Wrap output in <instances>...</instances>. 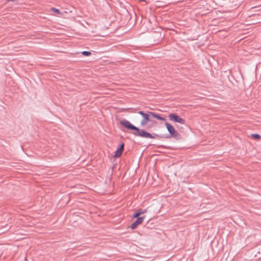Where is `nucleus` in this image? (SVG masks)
<instances>
[{"instance_id": "nucleus-9", "label": "nucleus", "mask_w": 261, "mask_h": 261, "mask_svg": "<svg viewBox=\"0 0 261 261\" xmlns=\"http://www.w3.org/2000/svg\"><path fill=\"white\" fill-rule=\"evenodd\" d=\"M251 137L256 140L260 139V136L257 134H253L251 135Z\"/></svg>"}, {"instance_id": "nucleus-2", "label": "nucleus", "mask_w": 261, "mask_h": 261, "mask_svg": "<svg viewBox=\"0 0 261 261\" xmlns=\"http://www.w3.org/2000/svg\"><path fill=\"white\" fill-rule=\"evenodd\" d=\"M165 126H166V128L170 134V136L169 135H166L165 138L167 139L170 138L171 137H173L176 140H178L180 139V135L176 131L174 127L170 124V123L166 122L165 124Z\"/></svg>"}, {"instance_id": "nucleus-1", "label": "nucleus", "mask_w": 261, "mask_h": 261, "mask_svg": "<svg viewBox=\"0 0 261 261\" xmlns=\"http://www.w3.org/2000/svg\"><path fill=\"white\" fill-rule=\"evenodd\" d=\"M120 124L128 129L134 130L133 134L136 136L141 137L145 138L155 139L156 134H152L146 132L144 129H140L138 127L133 125L129 121L124 119L120 121Z\"/></svg>"}, {"instance_id": "nucleus-4", "label": "nucleus", "mask_w": 261, "mask_h": 261, "mask_svg": "<svg viewBox=\"0 0 261 261\" xmlns=\"http://www.w3.org/2000/svg\"><path fill=\"white\" fill-rule=\"evenodd\" d=\"M168 117L169 119L173 122H177L180 124H185V120L182 118L178 116L175 113H171L169 115Z\"/></svg>"}, {"instance_id": "nucleus-8", "label": "nucleus", "mask_w": 261, "mask_h": 261, "mask_svg": "<svg viewBox=\"0 0 261 261\" xmlns=\"http://www.w3.org/2000/svg\"><path fill=\"white\" fill-rule=\"evenodd\" d=\"M150 115H151V116H152L153 117L162 121H166V119L163 117L161 116L160 115L155 113L154 112H151L150 113Z\"/></svg>"}, {"instance_id": "nucleus-10", "label": "nucleus", "mask_w": 261, "mask_h": 261, "mask_svg": "<svg viewBox=\"0 0 261 261\" xmlns=\"http://www.w3.org/2000/svg\"><path fill=\"white\" fill-rule=\"evenodd\" d=\"M82 54L85 56H89L90 55H91V53L90 51H83L82 52Z\"/></svg>"}, {"instance_id": "nucleus-6", "label": "nucleus", "mask_w": 261, "mask_h": 261, "mask_svg": "<svg viewBox=\"0 0 261 261\" xmlns=\"http://www.w3.org/2000/svg\"><path fill=\"white\" fill-rule=\"evenodd\" d=\"M124 149V144H121L120 146L118 148L117 150L115 152V154L114 155V157L115 158L120 157L122 151Z\"/></svg>"}, {"instance_id": "nucleus-11", "label": "nucleus", "mask_w": 261, "mask_h": 261, "mask_svg": "<svg viewBox=\"0 0 261 261\" xmlns=\"http://www.w3.org/2000/svg\"><path fill=\"white\" fill-rule=\"evenodd\" d=\"M51 10L53 12L59 14H60V11H59V10L57 9L56 8H51Z\"/></svg>"}, {"instance_id": "nucleus-5", "label": "nucleus", "mask_w": 261, "mask_h": 261, "mask_svg": "<svg viewBox=\"0 0 261 261\" xmlns=\"http://www.w3.org/2000/svg\"><path fill=\"white\" fill-rule=\"evenodd\" d=\"M145 216H142L140 217H137V219L131 224L130 228L132 229H134L137 228V227L140 224H141L144 219H145Z\"/></svg>"}, {"instance_id": "nucleus-3", "label": "nucleus", "mask_w": 261, "mask_h": 261, "mask_svg": "<svg viewBox=\"0 0 261 261\" xmlns=\"http://www.w3.org/2000/svg\"><path fill=\"white\" fill-rule=\"evenodd\" d=\"M150 113H151L150 111H147L146 113L143 111H139L138 112V113L141 115L143 118L140 122L142 126H145L148 121H150V119H149V117L151 116Z\"/></svg>"}, {"instance_id": "nucleus-7", "label": "nucleus", "mask_w": 261, "mask_h": 261, "mask_svg": "<svg viewBox=\"0 0 261 261\" xmlns=\"http://www.w3.org/2000/svg\"><path fill=\"white\" fill-rule=\"evenodd\" d=\"M147 212L146 209H139L136 213H135L133 215V218L140 217L139 216L143 214H145Z\"/></svg>"}]
</instances>
